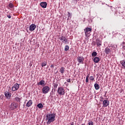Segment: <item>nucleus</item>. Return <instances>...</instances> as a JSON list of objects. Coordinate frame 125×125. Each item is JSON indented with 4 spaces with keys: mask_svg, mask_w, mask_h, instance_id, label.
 <instances>
[{
    "mask_svg": "<svg viewBox=\"0 0 125 125\" xmlns=\"http://www.w3.org/2000/svg\"><path fill=\"white\" fill-rule=\"evenodd\" d=\"M55 113H49L46 114V121H47V125H50L51 123H53V122L55 121Z\"/></svg>",
    "mask_w": 125,
    "mask_h": 125,
    "instance_id": "f257e3e1",
    "label": "nucleus"
},
{
    "mask_svg": "<svg viewBox=\"0 0 125 125\" xmlns=\"http://www.w3.org/2000/svg\"><path fill=\"white\" fill-rule=\"evenodd\" d=\"M50 89V88H49V86H45L42 88V91L43 94H46V93H48V91H49V90Z\"/></svg>",
    "mask_w": 125,
    "mask_h": 125,
    "instance_id": "f03ea898",
    "label": "nucleus"
},
{
    "mask_svg": "<svg viewBox=\"0 0 125 125\" xmlns=\"http://www.w3.org/2000/svg\"><path fill=\"white\" fill-rule=\"evenodd\" d=\"M58 93L60 95H64L65 94V90L62 87H59L58 89Z\"/></svg>",
    "mask_w": 125,
    "mask_h": 125,
    "instance_id": "7ed1b4c3",
    "label": "nucleus"
},
{
    "mask_svg": "<svg viewBox=\"0 0 125 125\" xmlns=\"http://www.w3.org/2000/svg\"><path fill=\"white\" fill-rule=\"evenodd\" d=\"M9 107L11 110H15V109L18 108V104L15 103H13L10 104Z\"/></svg>",
    "mask_w": 125,
    "mask_h": 125,
    "instance_id": "20e7f679",
    "label": "nucleus"
},
{
    "mask_svg": "<svg viewBox=\"0 0 125 125\" xmlns=\"http://www.w3.org/2000/svg\"><path fill=\"white\" fill-rule=\"evenodd\" d=\"M19 85L18 83H16L12 87V91H16V90H18L19 89Z\"/></svg>",
    "mask_w": 125,
    "mask_h": 125,
    "instance_id": "39448f33",
    "label": "nucleus"
},
{
    "mask_svg": "<svg viewBox=\"0 0 125 125\" xmlns=\"http://www.w3.org/2000/svg\"><path fill=\"white\" fill-rule=\"evenodd\" d=\"M84 60V58L83 56H79L77 58V61L79 63H81V64H83V61Z\"/></svg>",
    "mask_w": 125,
    "mask_h": 125,
    "instance_id": "423d86ee",
    "label": "nucleus"
},
{
    "mask_svg": "<svg viewBox=\"0 0 125 125\" xmlns=\"http://www.w3.org/2000/svg\"><path fill=\"white\" fill-rule=\"evenodd\" d=\"M60 40L62 41V42L65 44L67 43L68 42V39H67V37L65 36H62L61 37Z\"/></svg>",
    "mask_w": 125,
    "mask_h": 125,
    "instance_id": "0eeeda50",
    "label": "nucleus"
},
{
    "mask_svg": "<svg viewBox=\"0 0 125 125\" xmlns=\"http://www.w3.org/2000/svg\"><path fill=\"white\" fill-rule=\"evenodd\" d=\"M109 104H110V102L107 100H104L103 101V105L104 107H108L109 106Z\"/></svg>",
    "mask_w": 125,
    "mask_h": 125,
    "instance_id": "6e6552de",
    "label": "nucleus"
},
{
    "mask_svg": "<svg viewBox=\"0 0 125 125\" xmlns=\"http://www.w3.org/2000/svg\"><path fill=\"white\" fill-rule=\"evenodd\" d=\"M91 28H89V27H86V28L84 29V31L85 32V36L86 37H87V33H88V32H91Z\"/></svg>",
    "mask_w": 125,
    "mask_h": 125,
    "instance_id": "1a4fd4ad",
    "label": "nucleus"
},
{
    "mask_svg": "<svg viewBox=\"0 0 125 125\" xmlns=\"http://www.w3.org/2000/svg\"><path fill=\"white\" fill-rule=\"evenodd\" d=\"M36 24H32L29 26V30L32 32V31H35V29H36Z\"/></svg>",
    "mask_w": 125,
    "mask_h": 125,
    "instance_id": "9d476101",
    "label": "nucleus"
},
{
    "mask_svg": "<svg viewBox=\"0 0 125 125\" xmlns=\"http://www.w3.org/2000/svg\"><path fill=\"white\" fill-rule=\"evenodd\" d=\"M40 5L42 8H46L47 3H46V2H42L40 3Z\"/></svg>",
    "mask_w": 125,
    "mask_h": 125,
    "instance_id": "9b49d317",
    "label": "nucleus"
},
{
    "mask_svg": "<svg viewBox=\"0 0 125 125\" xmlns=\"http://www.w3.org/2000/svg\"><path fill=\"white\" fill-rule=\"evenodd\" d=\"M96 43L97 46H100L102 45V42L98 39H97L96 40Z\"/></svg>",
    "mask_w": 125,
    "mask_h": 125,
    "instance_id": "f8f14e48",
    "label": "nucleus"
},
{
    "mask_svg": "<svg viewBox=\"0 0 125 125\" xmlns=\"http://www.w3.org/2000/svg\"><path fill=\"white\" fill-rule=\"evenodd\" d=\"M4 95L7 98H10L11 97V93H9V92L6 91L4 93Z\"/></svg>",
    "mask_w": 125,
    "mask_h": 125,
    "instance_id": "ddd939ff",
    "label": "nucleus"
},
{
    "mask_svg": "<svg viewBox=\"0 0 125 125\" xmlns=\"http://www.w3.org/2000/svg\"><path fill=\"white\" fill-rule=\"evenodd\" d=\"M93 61L95 63H98V62H99V61H100V59L98 57H95L93 59Z\"/></svg>",
    "mask_w": 125,
    "mask_h": 125,
    "instance_id": "4468645a",
    "label": "nucleus"
},
{
    "mask_svg": "<svg viewBox=\"0 0 125 125\" xmlns=\"http://www.w3.org/2000/svg\"><path fill=\"white\" fill-rule=\"evenodd\" d=\"M104 52H105L106 54H109V53H111V49L108 47H106L105 48Z\"/></svg>",
    "mask_w": 125,
    "mask_h": 125,
    "instance_id": "2eb2a0df",
    "label": "nucleus"
},
{
    "mask_svg": "<svg viewBox=\"0 0 125 125\" xmlns=\"http://www.w3.org/2000/svg\"><path fill=\"white\" fill-rule=\"evenodd\" d=\"M33 104V102L31 100H29L26 104L27 107H30Z\"/></svg>",
    "mask_w": 125,
    "mask_h": 125,
    "instance_id": "dca6fc26",
    "label": "nucleus"
},
{
    "mask_svg": "<svg viewBox=\"0 0 125 125\" xmlns=\"http://www.w3.org/2000/svg\"><path fill=\"white\" fill-rule=\"evenodd\" d=\"M94 87L96 90H98V89L100 88V86L99 85V84L96 83L94 84Z\"/></svg>",
    "mask_w": 125,
    "mask_h": 125,
    "instance_id": "f3484780",
    "label": "nucleus"
},
{
    "mask_svg": "<svg viewBox=\"0 0 125 125\" xmlns=\"http://www.w3.org/2000/svg\"><path fill=\"white\" fill-rule=\"evenodd\" d=\"M60 72L61 74H64V72H65V69H64V67H62L60 69Z\"/></svg>",
    "mask_w": 125,
    "mask_h": 125,
    "instance_id": "a211bd4d",
    "label": "nucleus"
},
{
    "mask_svg": "<svg viewBox=\"0 0 125 125\" xmlns=\"http://www.w3.org/2000/svg\"><path fill=\"white\" fill-rule=\"evenodd\" d=\"M44 83H45L44 81H43V80H41V81L39 82V83H38V84H39L40 85H45Z\"/></svg>",
    "mask_w": 125,
    "mask_h": 125,
    "instance_id": "6ab92c4d",
    "label": "nucleus"
},
{
    "mask_svg": "<svg viewBox=\"0 0 125 125\" xmlns=\"http://www.w3.org/2000/svg\"><path fill=\"white\" fill-rule=\"evenodd\" d=\"M37 107H38V108H39V109H42V108H43V105H42V104H39L37 105Z\"/></svg>",
    "mask_w": 125,
    "mask_h": 125,
    "instance_id": "aec40b11",
    "label": "nucleus"
},
{
    "mask_svg": "<svg viewBox=\"0 0 125 125\" xmlns=\"http://www.w3.org/2000/svg\"><path fill=\"white\" fill-rule=\"evenodd\" d=\"M92 57H95V56H97V52L96 51H94L92 53Z\"/></svg>",
    "mask_w": 125,
    "mask_h": 125,
    "instance_id": "412c9836",
    "label": "nucleus"
},
{
    "mask_svg": "<svg viewBox=\"0 0 125 125\" xmlns=\"http://www.w3.org/2000/svg\"><path fill=\"white\" fill-rule=\"evenodd\" d=\"M53 86L54 87V90L57 88V86H58V84H57V83H53Z\"/></svg>",
    "mask_w": 125,
    "mask_h": 125,
    "instance_id": "4be33fe9",
    "label": "nucleus"
},
{
    "mask_svg": "<svg viewBox=\"0 0 125 125\" xmlns=\"http://www.w3.org/2000/svg\"><path fill=\"white\" fill-rule=\"evenodd\" d=\"M15 99L17 102H20V101H21V99L18 97H16Z\"/></svg>",
    "mask_w": 125,
    "mask_h": 125,
    "instance_id": "5701e85b",
    "label": "nucleus"
},
{
    "mask_svg": "<svg viewBox=\"0 0 125 125\" xmlns=\"http://www.w3.org/2000/svg\"><path fill=\"white\" fill-rule=\"evenodd\" d=\"M69 47L68 45H65L64 47V51H68V50L69 49Z\"/></svg>",
    "mask_w": 125,
    "mask_h": 125,
    "instance_id": "b1692460",
    "label": "nucleus"
},
{
    "mask_svg": "<svg viewBox=\"0 0 125 125\" xmlns=\"http://www.w3.org/2000/svg\"><path fill=\"white\" fill-rule=\"evenodd\" d=\"M44 66H46V62H42V67H44Z\"/></svg>",
    "mask_w": 125,
    "mask_h": 125,
    "instance_id": "393cba45",
    "label": "nucleus"
},
{
    "mask_svg": "<svg viewBox=\"0 0 125 125\" xmlns=\"http://www.w3.org/2000/svg\"><path fill=\"white\" fill-rule=\"evenodd\" d=\"M9 7H10V8H12L14 6L13 4H12V3H10L8 5Z\"/></svg>",
    "mask_w": 125,
    "mask_h": 125,
    "instance_id": "a878e982",
    "label": "nucleus"
},
{
    "mask_svg": "<svg viewBox=\"0 0 125 125\" xmlns=\"http://www.w3.org/2000/svg\"><path fill=\"white\" fill-rule=\"evenodd\" d=\"M72 2V3H73V4H76V3H77V2H78V0H73Z\"/></svg>",
    "mask_w": 125,
    "mask_h": 125,
    "instance_id": "bb28decb",
    "label": "nucleus"
},
{
    "mask_svg": "<svg viewBox=\"0 0 125 125\" xmlns=\"http://www.w3.org/2000/svg\"><path fill=\"white\" fill-rule=\"evenodd\" d=\"M68 14H67V16H68V19L67 20H69V18H71V14H70V12H67Z\"/></svg>",
    "mask_w": 125,
    "mask_h": 125,
    "instance_id": "cd10ccee",
    "label": "nucleus"
},
{
    "mask_svg": "<svg viewBox=\"0 0 125 125\" xmlns=\"http://www.w3.org/2000/svg\"><path fill=\"white\" fill-rule=\"evenodd\" d=\"M89 79L91 81H94V77H93V76H90L89 78Z\"/></svg>",
    "mask_w": 125,
    "mask_h": 125,
    "instance_id": "c85d7f7f",
    "label": "nucleus"
},
{
    "mask_svg": "<svg viewBox=\"0 0 125 125\" xmlns=\"http://www.w3.org/2000/svg\"><path fill=\"white\" fill-rule=\"evenodd\" d=\"M122 66L125 68V60L124 62L121 63Z\"/></svg>",
    "mask_w": 125,
    "mask_h": 125,
    "instance_id": "c756f323",
    "label": "nucleus"
},
{
    "mask_svg": "<svg viewBox=\"0 0 125 125\" xmlns=\"http://www.w3.org/2000/svg\"><path fill=\"white\" fill-rule=\"evenodd\" d=\"M110 46H111V47H113L114 48H117V45H113Z\"/></svg>",
    "mask_w": 125,
    "mask_h": 125,
    "instance_id": "7c9ffc66",
    "label": "nucleus"
},
{
    "mask_svg": "<svg viewBox=\"0 0 125 125\" xmlns=\"http://www.w3.org/2000/svg\"><path fill=\"white\" fill-rule=\"evenodd\" d=\"M88 125H93V122L92 121H90L88 123Z\"/></svg>",
    "mask_w": 125,
    "mask_h": 125,
    "instance_id": "2f4dec72",
    "label": "nucleus"
},
{
    "mask_svg": "<svg viewBox=\"0 0 125 125\" xmlns=\"http://www.w3.org/2000/svg\"><path fill=\"white\" fill-rule=\"evenodd\" d=\"M66 82H67V83H70V82H71V79H67V80H66Z\"/></svg>",
    "mask_w": 125,
    "mask_h": 125,
    "instance_id": "473e14b6",
    "label": "nucleus"
},
{
    "mask_svg": "<svg viewBox=\"0 0 125 125\" xmlns=\"http://www.w3.org/2000/svg\"><path fill=\"white\" fill-rule=\"evenodd\" d=\"M92 44H93V45H96V42H92Z\"/></svg>",
    "mask_w": 125,
    "mask_h": 125,
    "instance_id": "72a5a7b5",
    "label": "nucleus"
},
{
    "mask_svg": "<svg viewBox=\"0 0 125 125\" xmlns=\"http://www.w3.org/2000/svg\"><path fill=\"white\" fill-rule=\"evenodd\" d=\"M7 17H8L9 19H10V18H11V16H10V15H8L7 16Z\"/></svg>",
    "mask_w": 125,
    "mask_h": 125,
    "instance_id": "f704fd0d",
    "label": "nucleus"
},
{
    "mask_svg": "<svg viewBox=\"0 0 125 125\" xmlns=\"http://www.w3.org/2000/svg\"><path fill=\"white\" fill-rule=\"evenodd\" d=\"M50 67H51V68H54V65H53V64H52V65L50 66Z\"/></svg>",
    "mask_w": 125,
    "mask_h": 125,
    "instance_id": "c9c22d12",
    "label": "nucleus"
},
{
    "mask_svg": "<svg viewBox=\"0 0 125 125\" xmlns=\"http://www.w3.org/2000/svg\"><path fill=\"white\" fill-rule=\"evenodd\" d=\"M88 78H89V74L87 75V76L86 77V79H88Z\"/></svg>",
    "mask_w": 125,
    "mask_h": 125,
    "instance_id": "e433bc0d",
    "label": "nucleus"
},
{
    "mask_svg": "<svg viewBox=\"0 0 125 125\" xmlns=\"http://www.w3.org/2000/svg\"><path fill=\"white\" fill-rule=\"evenodd\" d=\"M86 83H88V78H86Z\"/></svg>",
    "mask_w": 125,
    "mask_h": 125,
    "instance_id": "4c0bfd02",
    "label": "nucleus"
},
{
    "mask_svg": "<svg viewBox=\"0 0 125 125\" xmlns=\"http://www.w3.org/2000/svg\"><path fill=\"white\" fill-rule=\"evenodd\" d=\"M103 99H104V98H102V99L101 100V101H103V102L104 101Z\"/></svg>",
    "mask_w": 125,
    "mask_h": 125,
    "instance_id": "58836bf2",
    "label": "nucleus"
},
{
    "mask_svg": "<svg viewBox=\"0 0 125 125\" xmlns=\"http://www.w3.org/2000/svg\"><path fill=\"white\" fill-rule=\"evenodd\" d=\"M70 125H74V123H72V124H71Z\"/></svg>",
    "mask_w": 125,
    "mask_h": 125,
    "instance_id": "ea45409f",
    "label": "nucleus"
},
{
    "mask_svg": "<svg viewBox=\"0 0 125 125\" xmlns=\"http://www.w3.org/2000/svg\"><path fill=\"white\" fill-rule=\"evenodd\" d=\"M82 125H84V124H82Z\"/></svg>",
    "mask_w": 125,
    "mask_h": 125,
    "instance_id": "a19ab883",
    "label": "nucleus"
}]
</instances>
